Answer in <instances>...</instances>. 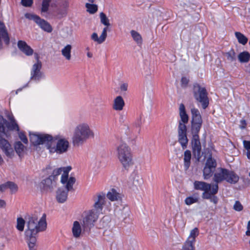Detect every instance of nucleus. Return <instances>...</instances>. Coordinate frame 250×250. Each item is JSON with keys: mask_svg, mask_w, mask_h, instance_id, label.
I'll list each match as a JSON object with an SVG mask.
<instances>
[{"mask_svg": "<svg viewBox=\"0 0 250 250\" xmlns=\"http://www.w3.org/2000/svg\"><path fill=\"white\" fill-rule=\"evenodd\" d=\"M179 116L180 120L179 121L178 127V142L183 149L187 148L188 140L187 137V127L186 125L189 120V117L187 113L186 108L183 104L179 106Z\"/></svg>", "mask_w": 250, "mask_h": 250, "instance_id": "nucleus-1", "label": "nucleus"}, {"mask_svg": "<svg viewBox=\"0 0 250 250\" xmlns=\"http://www.w3.org/2000/svg\"><path fill=\"white\" fill-rule=\"evenodd\" d=\"M94 136V133L87 124H79L74 130L72 137L73 144L74 146H79Z\"/></svg>", "mask_w": 250, "mask_h": 250, "instance_id": "nucleus-2", "label": "nucleus"}, {"mask_svg": "<svg viewBox=\"0 0 250 250\" xmlns=\"http://www.w3.org/2000/svg\"><path fill=\"white\" fill-rule=\"evenodd\" d=\"M70 170V168L68 169H66L61 176V183L63 184L66 183L65 186L66 190L60 188L56 192V199L60 203H63L66 201L68 192L73 189V186L76 182L75 177H70L68 178V172Z\"/></svg>", "mask_w": 250, "mask_h": 250, "instance_id": "nucleus-3", "label": "nucleus"}, {"mask_svg": "<svg viewBox=\"0 0 250 250\" xmlns=\"http://www.w3.org/2000/svg\"><path fill=\"white\" fill-rule=\"evenodd\" d=\"M239 180V177L233 171L229 170L225 168L220 167L214 172L213 180L215 183L214 184L226 181L228 183L232 184L237 183Z\"/></svg>", "mask_w": 250, "mask_h": 250, "instance_id": "nucleus-4", "label": "nucleus"}, {"mask_svg": "<svg viewBox=\"0 0 250 250\" xmlns=\"http://www.w3.org/2000/svg\"><path fill=\"white\" fill-rule=\"evenodd\" d=\"M117 156L120 163L125 169L133 165L131 149L125 143H122L117 147Z\"/></svg>", "mask_w": 250, "mask_h": 250, "instance_id": "nucleus-5", "label": "nucleus"}, {"mask_svg": "<svg viewBox=\"0 0 250 250\" xmlns=\"http://www.w3.org/2000/svg\"><path fill=\"white\" fill-rule=\"evenodd\" d=\"M56 137L52 136V140L49 141L47 149L51 153L56 152L62 154L67 151L69 146V142L64 138L59 139L57 142Z\"/></svg>", "mask_w": 250, "mask_h": 250, "instance_id": "nucleus-6", "label": "nucleus"}, {"mask_svg": "<svg viewBox=\"0 0 250 250\" xmlns=\"http://www.w3.org/2000/svg\"><path fill=\"white\" fill-rule=\"evenodd\" d=\"M26 227L27 228L25 233H38L39 232L43 231L46 229L47 223L43 219L38 221L36 216H30L26 220Z\"/></svg>", "mask_w": 250, "mask_h": 250, "instance_id": "nucleus-7", "label": "nucleus"}, {"mask_svg": "<svg viewBox=\"0 0 250 250\" xmlns=\"http://www.w3.org/2000/svg\"><path fill=\"white\" fill-rule=\"evenodd\" d=\"M193 94L196 101L201 103L203 109H206L208 106V93L205 87H201L198 83H194Z\"/></svg>", "mask_w": 250, "mask_h": 250, "instance_id": "nucleus-8", "label": "nucleus"}, {"mask_svg": "<svg viewBox=\"0 0 250 250\" xmlns=\"http://www.w3.org/2000/svg\"><path fill=\"white\" fill-rule=\"evenodd\" d=\"M192 120L191 122V133L199 134L203 124V120L199 110L195 108L191 109Z\"/></svg>", "mask_w": 250, "mask_h": 250, "instance_id": "nucleus-9", "label": "nucleus"}, {"mask_svg": "<svg viewBox=\"0 0 250 250\" xmlns=\"http://www.w3.org/2000/svg\"><path fill=\"white\" fill-rule=\"evenodd\" d=\"M30 141L34 146L45 144L47 147L49 141L52 140V136L47 134L39 133H30Z\"/></svg>", "mask_w": 250, "mask_h": 250, "instance_id": "nucleus-10", "label": "nucleus"}, {"mask_svg": "<svg viewBox=\"0 0 250 250\" xmlns=\"http://www.w3.org/2000/svg\"><path fill=\"white\" fill-rule=\"evenodd\" d=\"M98 212L94 209L89 210L87 215L83 218L82 226L84 230H90L94 226V223L98 219Z\"/></svg>", "mask_w": 250, "mask_h": 250, "instance_id": "nucleus-11", "label": "nucleus"}, {"mask_svg": "<svg viewBox=\"0 0 250 250\" xmlns=\"http://www.w3.org/2000/svg\"><path fill=\"white\" fill-rule=\"evenodd\" d=\"M193 185L195 189L204 191L202 196L203 198H209V192L211 189L212 185L199 181H195Z\"/></svg>", "mask_w": 250, "mask_h": 250, "instance_id": "nucleus-12", "label": "nucleus"}, {"mask_svg": "<svg viewBox=\"0 0 250 250\" xmlns=\"http://www.w3.org/2000/svg\"><path fill=\"white\" fill-rule=\"evenodd\" d=\"M25 16L26 18L35 21L44 31H52V29L51 25L45 20L41 19L38 16L32 14L26 13Z\"/></svg>", "mask_w": 250, "mask_h": 250, "instance_id": "nucleus-13", "label": "nucleus"}, {"mask_svg": "<svg viewBox=\"0 0 250 250\" xmlns=\"http://www.w3.org/2000/svg\"><path fill=\"white\" fill-rule=\"evenodd\" d=\"M0 147L6 156L12 158L14 155V151L8 141L0 135Z\"/></svg>", "mask_w": 250, "mask_h": 250, "instance_id": "nucleus-14", "label": "nucleus"}, {"mask_svg": "<svg viewBox=\"0 0 250 250\" xmlns=\"http://www.w3.org/2000/svg\"><path fill=\"white\" fill-rule=\"evenodd\" d=\"M192 138L191 144L194 154L198 157H200L201 145L200 141L199 134L191 133Z\"/></svg>", "mask_w": 250, "mask_h": 250, "instance_id": "nucleus-15", "label": "nucleus"}, {"mask_svg": "<svg viewBox=\"0 0 250 250\" xmlns=\"http://www.w3.org/2000/svg\"><path fill=\"white\" fill-rule=\"evenodd\" d=\"M56 186V181L53 180L52 176H49L48 178L43 180L41 183L42 190L46 192L52 191Z\"/></svg>", "mask_w": 250, "mask_h": 250, "instance_id": "nucleus-16", "label": "nucleus"}, {"mask_svg": "<svg viewBox=\"0 0 250 250\" xmlns=\"http://www.w3.org/2000/svg\"><path fill=\"white\" fill-rule=\"evenodd\" d=\"M68 7L69 3L66 0L60 3L56 11V16L59 19L65 17L67 15Z\"/></svg>", "mask_w": 250, "mask_h": 250, "instance_id": "nucleus-17", "label": "nucleus"}, {"mask_svg": "<svg viewBox=\"0 0 250 250\" xmlns=\"http://www.w3.org/2000/svg\"><path fill=\"white\" fill-rule=\"evenodd\" d=\"M42 64L35 63L33 64L31 71V79L35 81H39L42 77L41 71Z\"/></svg>", "mask_w": 250, "mask_h": 250, "instance_id": "nucleus-18", "label": "nucleus"}, {"mask_svg": "<svg viewBox=\"0 0 250 250\" xmlns=\"http://www.w3.org/2000/svg\"><path fill=\"white\" fill-rule=\"evenodd\" d=\"M18 47L26 56H31L34 53L33 49L24 41H19L18 42Z\"/></svg>", "mask_w": 250, "mask_h": 250, "instance_id": "nucleus-19", "label": "nucleus"}, {"mask_svg": "<svg viewBox=\"0 0 250 250\" xmlns=\"http://www.w3.org/2000/svg\"><path fill=\"white\" fill-rule=\"evenodd\" d=\"M142 124V116H140L136 120L134 121V122L132 124V129L130 130L129 127H127V130H126V132L128 135L131 136L132 134L133 133L134 130L136 129H138L137 134H139L141 131V126Z\"/></svg>", "mask_w": 250, "mask_h": 250, "instance_id": "nucleus-20", "label": "nucleus"}, {"mask_svg": "<svg viewBox=\"0 0 250 250\" xmlns=\"http://www.w3.org/2000/svg\"><path fill=\"white\" fill-rule=\"evenodd\" d=\"M105 196L103 194H99L97 196V200L95 201V203L94 205L95 212H98L99 215L100 212L102 211L103 209V206L104 203Z\"/></svg>", "mask_w": 250, "mask_h": 250, "instance_id": "nucleus-21", "label": "nucleus"}, {"mask_svg": "<svg viewBox=\"0 0 250 250\" xmlns=\"http://www.w3.org/2000/svg\"><path fill=\"white\" fill-rule=\"evenodd\" d=\"M218 185L213 184L212 185L211 189L209 192V198H205V199H209L210 202H213L214 204H216L218 202V199L217 196H215L218 191Z\"/></svg>", "mask_w": 250, "mask_h": 250, "instance_id": "nucleus-22", "label": "nucleus"}, {"mask_svg": "<svg viewBox=\"0 0 250 250\" xmlns=\"http://www.w3.org/2000/svg\"><path fill=\"white\" fill-rule=\"evenodd\" d=\"M125 103L123 98L121 96H118L114 100L113 104V108L117 111L123 110Z\"/></svg>", "mask_w": 250, "mask_h": 250, "instance_id": "nucleus-23", "label": "nucleus"}, {"mask_svg": "<svg viewBox=\"0 0 250 250\" xmlns=\"http://www.w3.org/2000/svg\"><path fill=\"white\" fill-rule=\"evenodd\" d=\"M107 198L111 201H115L121 200L122 198L121 194L117 192L114 189H111L107 194Z\"/></svg>", "mask_w": 250, "mask_h": 250, "instance_id": "nucleus-24", "label": "nucleus"}, {"mask_svg": "<svg viewBox=\"0 0 250 250\" xmlns=\"http://www.w3.org/2000/svg\"><path fill=\"white\" fill-rule=\"evenodd\" d=\"M191 152L189 150H186L184 152V168L185 170H187L190 165V160H191Z\"/></svg>", "mask_w": 250, "mask_h": 250, "instance_id": "nucleus-25", "label": "nucleus"}, {"mask_svg": "<svg viewBox=\"0 0 250 250\" xmlns=\"http://www.w3.org/2000/svg\"><path fill=\"white\" fill-rule=\"evenodd\" d=\"M72 231L74 237L78 238L80 236L82 232V227L78 221L74 222Z\"/></svg>", "mask_w": 250, "mask_h": 250, "instance_id": "nucleus-26", "label": "nucleus"}, {"mask_svg": "<svg viewBox=\"0 0 250 250\" xmlns=\"http://www.w3.org/2000/svg\"><path fill=\"white\" fill-rule=\"evenodd\" d=\"M106 37L107 32H102L100 37H98V36L96 33L94 32L91 35V39L94 42L101 44L105 40Z\"/></svg>", "mask_w": 250, "mask_h": 250, "instance_id": "nucleus-27", "label": "nucleus"}, {"mask_svg": "<svg viewBox=\"0 0 250 250\" xmlns=\"http://www.w3.org/2000/svg\"><path fill=\"white\" fill-rule=\"evenodd\" d=\"M238 59L241 63H247L250 60V53L248 51L241 52L238 56Z\"/></svg>", "mask_w": 250, "mask_h": 250, "instance_id": "nucleus-28", "label": "nucleus"}, {"mask_svg": "<svg viewBox=\"0 0 250 250\" xmlns=\"http://www.w3.org/2000/svg\"><path fill=\"white\" fill-rule=\"evenodd\" d=\"M9 119L10 121V123H8L7 122L6 125L7 128L10 130H16L19 131L20 130V128L14 117H10Z\"/></svg>", "mask_w": 250, "mask_h": 250, "instance_id": "nucleus-29", "label": "nucleus"}, {"mask_svg": "<svg viewBox=\"0 0 250 250\" xmlns=\"http://www.w3.org/2000/svg\"><path fill=\"white\" fill-rule=\"evenodd\" d=\"M71 49L72 46L70 44H67L61 51L62 55L68 61L71 59Z\"/></svg>", "mask_w": 250, "mask_h": 250, "instance_id": "nucleus-30", "label": "nucleus"}, {"mask_svg": "<svg viewBox=\"0 0 250 250\" xmlns=\"http://www.w3.org/2000/svg\"><path fill=\"white\" fill-rule=\"evenodd\" d=\"M214 171L215 169L205 166L203 169V176L204 179L207 180L210 178L213 175Z\"/></svg>", "mask_w": 250, "mask_h": 250, "instance_id": "nucleus-31", "label": "nucleus"}, {"mask_svg": "<svg viewBox=\"0 0 250 250\" xmlns=\"http://www.w3.org/2000/svg\"><path fill=\"white\" fill-rule=\"evenodd\" d=\"M85 6L86 8V11L90 14H94L98 11V5L92 3H86Z\"/></svg>", "mask_w": 250, "mask_h": 250, "instance_id": "nucleus-32", "label": "nucleus"}, {"mask_svg": "<svg viewBox=\"0 0 250 250\" xmlns=\"http://www.w3.org/2000/svg\"><path fill=\"white\" fill-rule=\"evenodd\" d=\"M14 147L16 153L21 157L25 149L24 145L20 141L16 142L15 143Z\"/></svg>", "mask_w": 250, "mask_h": 250, "instance_id": "nucleus-33", "label": "nucleus"}, {"mask_svg": "<svg viewBox=\"0 0 250 250\" xmlns=\"http://www.w3.org/2000/svg\"><path fill=\"white\" fill-rule=\"evenodd\" d=\"M38 233H25L26 239L27 240L28 244H36L37 242V235Z\"/></svg>", "mask_w": 250, "mask_h": 250, "instance_id": "nucleus-34", "label": "nucleus"}, {"mask_svg": "<svg viewBox=\"0 0 250 250\" xmlns=\"http://www.w3.org/2000/svg\"><path fill=\"white\" fill-rule=\"evenodd\" d=\"M199 235V230L197 228H195L190 231V235L186 241L195 243V238Z\"/></svg>", "mask_w": 250, "mask_h": 250, "instance_id": "nucleus-35", "label": "nucleus"}, {"mask_svg": "<svg viewBox=\"0 0 250 250\" xmlns=\"http://www.w3.org/2000/svg\"><path fill=\"white\" fill-rule=\"evenodd\" d=\"M70 168V169H71V167H63V168H56V169H55L53 172H52V174L51 175H50V176H52V178L53 179V180L54 181H56V179H57V177L58 176H59V175H60L62 171H63V172L64 171V170H66V169H69ZM64 173V172L63 173V174Z\"/></svg>", "mask_w": 250, "mask_h": 250, "instance_id": "nucleus-36", "label": "nucleus"}, {"mask_svg": "<svg viewBox=\"0 0 250 250\" xmlns=\"http://www.w3.org/2000/svg\"><path fill=\"white\" fill-rule=\"evenodd\" d=\"M205 166L215 169L217 166V163L214 158L210 155L207 160Z\"/></svg>", "mask_w": 250, "mask_h": 250, "instance_id": "nucleus-37", "label": "nucleus"}, {"mask_svg": "<svg viewBox=\"0 0 250 250\" xmlns=\"http://www.w3.org/2000/svg\"><path fill=\"white\" fill-rule=\"evenodd\" d=\"M25 224V221L22 218H18L17 220V229L20 231H22L24 230Z\"/></svg>", "mask_w": 250, "mask_h": 250, "instance_id": "nucleus-38", "label": "nucleus"}, {"mask_svg": "<svg viewBox=\"0 0 250 250\" xmlns=\"http://www.w3.org/2000/svg\"><path fill=\"white\" fill-rule=\"evenodd\" d=\"M131 36L134 41L137 43L138 45H141L142 44V38L141 35L139 32H131Z\"/></svg>", "mask_w": 250, "mask_h": 250, "instance_id": "nucleus-39", "label": "nucleus"}, {"mask_svg": "<svg viewBox=\"0 0 250 250\" xmlns=\"http://www.w3.org/2000/svg\"><path fill=\"white\" fill-rule=\"evenodd\" d=\"M235 36L238 39V42L243 45L247 43L248 42L247 38L241 32H235Z\"/></svg>", "mask_w": 250, "mask_h": 250, "instance_id": "nucleus-40", "label": "nucleus"}, {"mask_svg": "<svg viewBox=\"0 0 250 250\" xmlns=\"http://www.w3.org/2000/svg\"><path fill=\"white\" fill-rule=\"evenodd\" d=\"M7 123V121L2 116L0 115V135L1 134H6L4 125Z\"/></svg>", "mask_w": 250, "mask_h": 250, "instance_id": "nucleus-41", "label": "nucleus"}, {"mask_svg": "<svg viewBox=\"0 0 250 250\" xmlns=\"http://www.w3.org/2000/svg\"><path fill=\"white\" fill-rule=\"evenodd\" d=\"M194 244L195 243L189 242V241H186L184 243L181 250H195Z\"/></svg>", "mask_w": 250, "mask_h": 250, "instance_id": "nucleus-42", "label": "nucleus"}, {"mask_svg": "<svg viewBox=\"0 0 250 250\" xmlns=\"http://www.w3.org/2000/svg\"><path fill=\"white\" fill-rule=\"evenodd\" d=\"M8 188L10 189L12 194L16 193L18 190V186L14 182L8 181Z\"/></svg>", "mask_w": 250, "mask_h": 250, "instance_id": "nucleus-43", "label": "nucleus"}, {"mask_svg": "<svg viewBox=\"0 0 250 250\" xmlns=\"http://www.w3.org/2000/svg\"><path fill=\"white\" fill-rule=\"evenodd\" d=\"M0 35L1 41L3 40L6 45H8L10 43V38L8 32H0Z\"/></svg>", "mask_w": 250, "mask_h": 250, "instance_id": "nucleus-44", "label": "nucleus"}, {"mask_svg": "<svg viewBox=\"0 0 250 250\" xmlns=\"http://www.w3.org/2000/svg\"><path fill=\"white\" fill-rule=\"evenodd\" d=\"M100 19L101 22L107 26L110 25L109 20L107 18L106 15L103 12H101L100 14Z\"/></svg>", "mask_w": 250, "mask_h": 250, "instance_id": "nucleus-45", "label": "nucleus"}, {"mask_svg": "<svg viewBox=\"0 0 250 250\" xmlns=\"http://www.w3.org/2000/svg\"><path fill=\"white\" fill-rule=\"evenodd\" d=\"M226 57L228 60L233 62L235 60V53L233 49L230 50L226 53Z\"/></svg>", "mask_w": 250, "mask_h": 250, "instance_id": "nucleus-46", "label": "nucleus"}, {"mask_svg": "<svg viewBox=\"0 0 250 250\" xmlns=\"http://www.w3.org/2000/svg\"><path fill=\"white\" fill-rule=\"evenodd\" d=\"M198 201V198L189 196L186 198L185 202L186 205H190L193 203L197 202Z\"/></svg>", "mask_w": 250, "mask_h": 250, "instance_id": "nucleus-47", "label": "nucleus"}, {"mask_svg": "<svg viewBox=\"0 0 250 250\" xmlns=\"http://www.w3.org/2000/svg\"><path fill=\"white\" fill-rule=\"evenodd\" d=\"M243 145L245 149H247V156L249 159H250V141H243Z\"/></svg>", "mask_w": 250, "mask_h": 250, "instance_id": "nucleus-48", "label": "nucleus"}, {"mask_svg": "<svg viewBox=\"0 0 250 250\" xmlns=\"http://www.w3.org/2000/svg\"><path fill=\"white\" fill-rule=\"evenodd\" d=\"M51 0H43L42 3V12H46L48 9L49 3Z\"/></svg>", "mask_w": 250, "mask_h": 250, "instance_id": "nucleus-49", "label": "nucleus"}, {"mask_svg": "<svg viewBox=\"0 0 250 250\" xmlns=\"http://www.w3.org/2000/svg\"><path fill=\"white\" fill-rule=\"evenodd\" d=\"M233 209L236 211H240L243 210V207L239 201H237L233 206Z\"/></svg>", "mask_w": 250, "mask_h": 250, "instance_id": "nucleus-50", "label": "nucleus"}, {"mask_svg": "<svg viewBox=\"0 0 250 250\" xmlns=\"http://www.w3.org/2000/svg\"><path fill=\"white\" fill-rule=\"evenodd\" d=\"M195 31H204L207 30V28L206 25L202 23H200L198 25H196L195 28L194 29Z\"/></svg>", "mask_w": 250, "mask_h": 250, "instance_id": "nucleus-51", "label": "nucleus"}, {"mask_svg": "<svg viewBox=\"0 0 250 250\" xmlns=\"http://www.w3.org/2000/svg\"><path fill=\"white\" fill-rule=\"evenodd\" d=\"M33 3V0H21V4L25 7H30Z\"/></svg>", "mask_w": 250, "mask_h": 250, "instance_id": "nucleus-52", "label": "nucleus"}, {"mask_svg": "<svg viewBox=\"0 0 250 250\" xmlns=\"http://www.w3.org/2000/svg\"><path fill=\"white\" fill-rule=\"evenodd\" d=\"M189 79L186 77H183L181 79V86L183 87H187L189 83Z\"/></svg>", "mask_w": 250, "mask_h": 250, "instance_id": "nucleus-53", "label": "nucleus"}, {"mask_svg": "<svg viewBox=\"0 0 250 250\" xmlns=\"http://www.w3.org/2000/svg\"><path fill=\"white\" fill-rule=\"evenodd\" d=\"M19 136L20 139L22 141L23 143L27 144L28 143V139L26 135L23 132H19Z\"/></svg>", "mask_w": 250, "mask_h": 250, "instance_id": "nucleus-54", "label": "nucleus"}, {"mask_svg": "<svg viewBox=\"0 0 250 250\" xmlns=\"http://www.w3.org/2000/svg\"><path fill=\"white\" fill-rule=\"evenodd\" d=\"M247 124L246 121L244 119H242L240 122L239 127L241 129H243L246 128Z\"/></svg>", "mask_w": 250, "mask_h": 250, "instance_id": "nucleus-55", "label": "nucleus"}, {"mask_svg": "<svg viewBox=\"0 0 250 250\" xmlns=\"http://www.w3.org/2000/svg\"><path fill=\"white\" fill-rule=\"evenodd\" d=\"M7 188H8V182H7L3 184H1L0 185V191L2 192L4 191Z\"/></svg>", "mask_w": 250, "mask_h": 250, "instance_id": "nucleus-56", "label": "nucleus"}, {"mask_svg": "<svg viewBox=\"0 0 250 250\" xmlns=\"http://www.w3.org/2000/svg\"><path fill=\"white\" fill-rule=\"evenodd\" d=\"M128 84L126 83H124L120 86V89L121 91H126L127 90Z\"/></svg>", "mask_w": 250, "mask_h": 250, "instance_id": "nucleus-57", "label": "nucleus"}, {"mask_svg": "<svg viewBox=\"0 0 250 250\" xmlns=\"http://www.w3.org/2000/svg\"><path fill=\"white\" fill-rule=\"evenodd\" d=\"M28 245L29 250H37L36 244H28Z\"/></svg>", "mask_w": 250, "mask_h": 250, "instance_id": "nucleus-58", "label": "nucleus"}, {"mask_svg": "<svg viewBox=\"0 0 250 250\" xmlns=\"http://www.w3.org/2000/svg\"><path fill=\"white\" fill-rule=\"evenodd\" d=\"M246 234L247 236H250V220L248 222L247 225V230L246 232Z\"/></svg>", "mask_w": 250, "mask_h": 250, "instance_id": "nucleus-59", "label": "nucleus"}, {"mask_svg": "<svg viewBox=\"0 0 250 250\" xmlns=\"http://www.w3.org/2000/svg\"><path fill=\"white\" fill-rule=\"evenodd\" d=\"M0 31H6L4 23L0 21Z\"/></svg>", "mask_w": 250, "mask_h": 250, "instance_id": "nucleus-60", "label": "nucleus"}, {"mask_svg": "<svg viewBox=\"0 0 250 250\" xmlns=\"http://www.w3.org/2000/svg\"><path fill=\"white\" fill-rule=\"evenodd\" d=\"M34 56H35L36 60H37V62L36 63H39V62L40 63H42V62L39 60L40 57H39V54L37 53H35Z\"/></svg>", "mask_w": 250, "mask_h": 250, "instance_id": "nucleus-61", "label": "nucleus"}, {"mask_svg": "<svg viewBox=\"0 0 250 250\" xmlns=\"http://www.w3.org/2000/svg\"><path fill=\"white\" fill-rule=\"evenodd\" d=\"M6 206V202L4 200L0 199V208L5 207Z\"/></svg>", "mask_w": 250, "mask_h": 250, "instance_id": "nucleus-62", "label": "nucleus"}, {"mask_svg": "<svg viewBox=\"0 0 250 250\" xmlns=\"http://www.w3.org/2000/svg\"><path fill=\"white\" fill-rule=\"evenodd\" d=\"M245 71L250 74V63L245 66Z\"/></svg>", "mask_w": 250, "mask_h": 250, "instance_id": "nucleus-63", "label": "nucleus"}, {"mask_svg": "<svg viewBox=\"0 0 250 250\" xmlns=\"http://www.w3.org/2000/svg\"><path fill=\"white\" fill-rule=\"evenodd\" d=\"M87 56L88 58H91L93 57V54L91 52H88L87 53Z\"/></svg>", "mask_w": 250, "mask_h": 250, "instance_id": "nucleus-64", "label": "nucleus"}]
</instances>
